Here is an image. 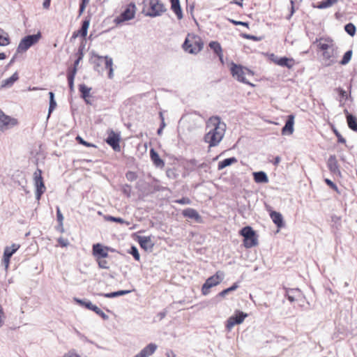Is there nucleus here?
Masks as SVG:
<instances>
[{"instance_id":"f257e3e1","label":"nucleus","mask_w":357,"mask_h":357,"mask_svg":"<svg viewBox=\"0 0 357 357\" xmlns=\"http://www.w3.org/2000/svg\"><path fill=\"white\" fill-rule=\"evenodd\" d=\"M317 50L320 52L321 60L325 66H331L336 61L337 47L334 40L328 36L317 38L314 43Z\"/></svg>"},{"instance_id":"f03ea898","label":"nucleus","mask_w":357,"mask_h":357,"mask_svg":"<svg viewBox=\"0 0 357 357\" xmlns=\"http://www.w3.org/2000/svg\"><path fill=\"white\" fill-rule=\"evenodd\" d=\"M206 130L208 132L204 137L206 142L209 146L217 145L222 139L226 130V125L221 122L219 117L214 116L208 119L206 123Z\"/></svg>"},{"instance_id":"7ed1b4c3","label":"nucleus","mask_w":357,"mask_h":357,"mask_svg":"<svg viewBox=\"0 0 357 357\" xmlns=\"http://www.w3.org/2000/svg\"><path fill=\"white\" fill-rule=\"evenodd\" d=\"M182 47L185 52L197 54L201 51V38L195 35L188 34Z\"/></svg>"},{"instance_id":"20e7f679","label":"nucleus","mask_w":357,"mask_h":357,"mask_svg":"<svg viewBox=\"0 0 357 357\" xmlns=\"http://www.w3.org/2000/svg\"><path fill=\"white\" fill-rule=\"evenodd\" d=\"M230 72L231 75L238 81L254 86V84L248 82L245 77V75L246 74L253 75L254 73L252 70H249L247 68L243 67L241 65H237L232 62L231 63Z\"/></svg>"},{"instance_id":"39448f33","label":"nucleus","mask_w":357,"mask_h":357,"mask_svg":"<svg viewBox=\"0 0 357 357\" xmlns=\"http://www.w3.org/2000/svg\"><path fill=\"white\" fill-rule=\"evenodd\" d=\"M240 234L244 238L243 245L245 248H250L258 244L257 236L251 227H243L240 231Z\"/></svg>"},{"instance_id":"423d86ee","label":"nucleus","mask_w":357,"mask_h":357,"mask_svg":"<svg viewBox=\"0 0 357 357\" xmlns=\"http://www.w3.org/2000/svg\"><path fill=\"white\" fill-rule=\"evenodd\" d=\"M137 7L135 3L130 2L127 5L124 10L117 16L114 22L116 24H121L126 21H129L133 19L135 16Z\"/></svg>"},{"instance_id":"0eeeda50","label":"nucleus","mask_w":357,"mask_h":357,"mask_svg":"<svg viewBox=\"0 0 357 357\" xmlns=\"http://www.w3.org/2000/svg\"><path fill=\"white\" fill-rule=\"evenodd\" d=\"M41 38L40 32L36 34L28 35L24 37L20 42L17 52L21 53L28 50L32 45L36 44Z\"/></svg>"},{"instance_id":"6e6552de","label":"nucleus","mask_w":357,"mask_h":357,"mask_svg":"<svg viewBox=\"0 0 357 357\" xmlns=\"http://www.w3.org/2000/svg\"><path fill=\"white\" fill-rule=\"evenodd\" d=\"M33 182L36 187V199L39 201L45 192L46 188L42 176V171L38 168L33 173Z\"/></svg>"},{"instance_id":"1a4fd4ad","label":"nucleus","mask_w":357,"mask_h":357,"mask_svg":"<svg viewBox=\"0 0 357 357\" xmlns=\"http://www.w3.org/2000/svg\"><path fill=\"white\" fill-rule=\"evenodd\" d=\"M146 1H148L149 6V10L146 15L154 17L161 15L162 13L166 11L165 6L159 0H146Z\"/></svg>"},{"instance_id":"9d476101","label":"nucleus","mask_w":357,"mask_h":357,"mask_svg":"<svg viewBox=\"0 0 357 357\" xmlns=\"http://www.w3.org/2000/svg\"><path fill=\"white\" fill-rule=\"evenodd\" d=\"M248 314L241 311H236L235 314L230 317L226 323V328L228 331H230L236 324H240L243 322Z\"/></svg>"},{"instance_id":"9b49d317","label":"nucleus","mask_w":357,"mask_h":357,"mask_svg":"<svg viewBox=\"0 0 357 357\" xmlns=\"http://www.w3.org/2000/svg\"><path fill=\"white\" fill-rule=\"evenodd\" d=\"M271 60L276 65L287 67L288 69H291L296 64L295 60L293 58L281 57L278 58L274 54L270 55Z\"/></svg>"},{"instance_id":"f8f14e48","label":"nucleus","mask_w":357,"mask_h":357,"mask_svg":"<svg viewBox=\"0 0 357 357\" xmlns=\"http://www.w3.org/2000/svg\"><path fill=\"white\" fill-rule=\"evenodd\" d=\"M108 246H105L101 243H96L92 246V255L96 259L109 257Z\"/></svg>"},{"instance_id":"ddd939ff","label":"nucleus","mask_w":357,"mask_h":357,"mask_svg":"<svg viewBox=\"0 0 357 357\" xmlns=\"http://www.w3.org/2000/svg\"><path fill=\"white\" fill-rule=\"evenodd\" d=\"M120 135L116 133L114 130H110L105 142L109 144L114 151H120L119 146Z\"/></svg>"},{"instance_id":"4468645a","label":"nucleus","mask_w":357,"mask_h":357,"mask_svg":"<svg viewBox=\"0 0 357 357\" xmlns=\"http://www.w3.org/2000/svg\"><path fill=\"white\" fill-rule=\"evenodd\" d=\"M93 56L96 59H98L101 61H104L105 67L106 69L109 70L108 77L109 79L113 78L114 76V69H113V59L112 58L108 56H100L97 54L93 53Z\"/></svg>"},{"instance_id":"2eb2a0df","label":"nucleus","mask_w":357,"mask_h":357,"mask_svg":"<svg viewBox=\"0 0 357 357\" xmlns=\"http://www.w3.org/2000/svg\"><path fill=\"white\" fill-rule=\"evenodd\" d=\"M137 241L140 247L146 251H151L154 247V243L151 236H138Z\"/></svg>"},{"instance_id":"dca6fc26","label":"nucleus","mask_w":357,"mask_h":357,"mask_svg":"<svg viewBox=\"0 0 357 357\" xmlns=\"http://www.w3.org/2000/svg\"><path fill=\"white\" fill-rule=\"evenodd\" d=\"M222 280L221 277L218 275V273L212 275L208 278L206 282L202 285V291L204 294L208 293V289L218 285Z\"/></svg>"},{"instance_id":"f3484780","label":"nucleus","mask_w":357,"mask_h":357,"mask_svg":"<svg viewBox=\"0 0 357 357\" xmlns=\"http://www.w3.org/2000/svg\"><path fill=\"white\" fill-rule=\"evenodd\" d=\"M16 123L17 121L15 119H13L9 116L6 115L0 109V129L1 130L8 129L9 126H14Z\"/></svg>"},{"instance_id":"a211bd4d","label":"nucleus","mask_w":357,"mask_h":357,"mask_svg":"<svg viewBox=\"0 0 357 357\" xmlns=\"http://www.w3.org/2000/svg\"><path fill=\"white\" fill-rule=\"evenodd\" d=\"M266 210L269 213L270 217L273 222L278 228L284 227L283 218L280 213L273 211L271 207L266 206Z\"/></svg>"},{"instance_id":"6ab92c4d","label":"nucleus","mask_w":357,"mask_h":357,"mask_svg":"<svg viewBox=\"0 0 357 357\" xmlns=\"http://www.w3.org/2000/svg\"><path fill=\"white\" fill-rule=\"evenodd\" d=\"M328 167L330 172L336 176H341V172L339 168V165L335 155H331L327 162Z\"/></svg>"},{"instance_id":"aec40b11","label":"nucleus","mask_w":357,"mask_h":357,"mask_svg":"<svg viewBox=\"0 0 357 357\" xmlns=\"http://www.w3.org/2000/svg\"><path fill=\"white\" fill-rule=\"evenodd\" d=\"M294 116L289 115L284 126L282 129V134L291 135L294 132Z\"/></svg>"},{"instance_id":"412c9836","label":"nucleus","mask_w":357,"mask_h":357,"mask_svg":"<svg viewBox=\"0 0 357 357\" xmlns=\"http://www.w3.org/2000/svg\"><path fill=\"white\" fill-rule=\"evenodd\" d=\"M156 349L157 345L155 344L150 343L134 357H149L155 351Z\"/></svg>"},{"instance_id":"4be33fe9","label":"nucleus","mask_w":357,"mask_h":357,"mask_svg":"<svg viewBox=\"0 0 357 357\" xmlns=\"http://www.w3.org/2000/svg\"><path fill=\"white\" fill-rule=\"evenodd\" d=\"M210 48L219 57L220 63L224 64L223 52L220 44L217 41H212L209 43Z\"/></svg>"},{"instance_id":"5701e85b","label":"nucleus","mask_w":357,"mask_h":357,"mask_svg":"<svg viewBox=\"0 0 357 357\" xmlns=\"http://www.w3.org/2000/svg\"><path fill=\"white\" fill-rule=\"evenodd\" d=\"M150 158L156 167L162 168L165 166V162L160 158L158 153L153 148L150 150Z\"/></svg>"},{"instance_id":"b1692460","label":"nucleus","mask_w":357,"mask_h":357,"mask_svg":"<svg viewBox=\"0 0 357 357\" xmlns=\"http://www.w3.org/2000/svg\"><path fill=\"white\" fill-rule=\"evenodd\" d=\"M75 301L79 305L93 311L96 314L98 313L99 307L95 305H93L90 301L88 300H82L79 298H75Z\"/></svg>"},{"instance_id":"393cba45","label":"nucleus","mask_w":357,"mask_h":357,"mask_svg":"<svg viewBox=\"0 0 357 357\" xmlns=\"http://www.w3.org/2000/svg\"><path fill=\"white\" fill-rule=\"evenodd\" d=\"M79 91L81 93V97L84 100L86 104H91L88 100L90 97V92L91 91V87H88L84 84H81L79 85Z\"/></svg>"},{"instance_id":"a878e982","label":"nucleus","mask_w":357,"mask_h":357,"mask_svg":"<svg viewBox=\"0 0 357 357\" xmlns=\"http://www.w3.org/2000/svg\"><path fill=\"white\" fill-rule=\"evenodd\" d=\"M345 112L347 122L349 128L351 130L357 132V118L355 116L349 114L347 110H345Z\"/></svg>"},{"instance_id":"bb28decb","label":"nucleus","mask_w":357,"mask_h":357,"mask_svg":"<svg viewBox=\"0 0 357 357\" xmlns=\"http://www.w3.org/2000/svg\"><path fill=\"white\" fill-rule=\"evenodd\" d=\"M171 1V9L176 15L178 20L183 18V13L180 6L179 0H170Z\"/></svg>"},{"instance_id":"cd10ccee","label":"nucleus","mask_w":357,"mask_h":357,"mask_svg":"<svg viewBox=\"0 0 357 357\" xmlns=\"http://www.w3.org/2000/svg\"><path fill=\"white\" fill-rule=\"evenodd\" d=\"M77 73L76 68H68L67 78L70 92L74 91V79Z\"/></svg>"},{"instance_id":"c85d7f7f","label":"nucleus","mask_w":357,"mask_h":357,"mask_svg":"<svg viewBox=\"0 0 357 357\" xmlns=\"http://www.w3.org/2000/svg\"><path fill=\"white\" fill-rule=\"evenodd\" d=\"M253 178L257 183H267L268 182V178L264 172H254Z\"/></svg>"},{"instance_id":"c756f323","label":"nucleus","mask_w":357,"mask_h":357,"mask_svg":"<svg viewBox=\"0 0 357 357\" xmlns=\"http://www.w3.org/2000/svg\"><path fill=\"white\" fill-rule=\"evenodd\" d=\"M19 248L20 245L15 243L12 244L11 246H6L4 249L3 257L10 259Z\"/></svg>"},{"instance_id":"7c9ffc66","label":"nucleus","mask_w":357,"mask_h":357,"mask_svg":"<svg viewBox=\"0 0 357 357\" xmlns=\"http://www.w3.org/2000/svg\"><path fill=\"white\" fill-rule=\"evenodd\" d=\"M19 79L17 73H15L11 77L3 80L1 88H10Z\"/></svg>"},{"instance_id":"2f4dec72","label":"nucleus","mask_w":357,"mask_h":357,"mask_svg":"<svg viewBox=\"0 0 357 357\" xmlns=\"http://www.w3.org/2000/svg\"><path fill=\"white\" fill-rule=\"evenodd\" d=\"M130 292V291H129V290H119L117 291H114V292H110V293H101V294H99V296H103L105 298H112L126 295V294H129Z\"/></svg>"},{"instance_id":"473e14b6","label":"nucleus","mask_w":357,"mask_h":357,"mask_svg":"<svg viewBox=\"0 0 357 357\" xmlns=\"http://www.w3.org/2000/svg\"><path fill=\"white\" fill-rule=\"evenodd\" d=\"M182 214L185 217H187V218H189L191 219H195L197 220H198L200 218L199 215L197 212V211L193 208H188L183 210Z\"/></svg>"},{"instance_id":"72a5a7b5","label":"nucleus","mask_w":357,"mask_h":357,"mask_svg":"<svg viewBox=\"0 0 357 357\" xmlns=\"http://www.w3.org/2000/svg\"><path fill=\"white\" fill-rule=\"evenodd\" d=\"M10 43L9 35L3 29L0 28V46H7Z\"/></svg>"},{"instance_id":"f704fd0d","label":"nucleus","mask_w":357,"mask_h":357,"mask_svg":"<svg viewBox=\"0 0 357 357\" xmlns=\"http://www.w3.org/2000/svg\"><path fill=\"white\" fill-rule=\"evenodd\" d=\"M237 162V159L234 157L225 159L222 161L219 162L218 165V170H221L227 166L234 164Z\"/></svg>"},{"instance_id":"c9c22d12","label":"nucleus","mask_w":357,"mask_h":357,"mask_svg":"<svg viewBox=\"0 0 357 357\" xmlns=\"http://www.w3.org/2000/svg\"><path fill=\"white\" fill-rule=\"evenodd\" d=\"M50 106L48 109V116L54 110L56 107V102L54 98V93L52 91L49 92Z\"/></svg>"},{"instance_id":"e433bc0d","label":"nucleus","mask_w":357,"mask_h":357,"mask_svg":"<svg viewBox=\"0 0 357 357\" xmlns=\"http://www.w3.org/2000/svg\"><path fill=\"white\" fill-rule=\"evenodd\" d=\"M296 294L299 295L300 291H298V289H291L288 291L287 294L288 300L291 303L296 301L297 298H296Z\"/></svg>"},{"instance_id":"4c0bfd02","label":"nucleus","mask_w":357,"mask_h":357,"mask_svg":"<svg viewBox=\"0 0 357 357\" xmlns=\"http://www.w3.org/2000/svg\"><path fill=\"white\" fill-rule=\"evenodd\" d=\"M128 253L132 255L136 261H139L140 260V255L136 246L132 245L130 250L128 251Z\"/></svg>"},{"instance_id":"58836bf2","label":"nucleus","mask_w":357,"mask_h":357,"mask_svg":"<svg viewBox=\"0 0 357 357\" xmlns=\"http://www.w3.org/2000/svg\"><path fill=\"white\" fill-rule=\"evenodd\" d=\"M337 0H326L324 1H321L319 3V4L317 6L319 9H323L326 8L331 7L333 4H335Z\"/></svg>"},{"instance_id":"ea45409f","label":"nucleus","mask_w":357,"mask_h":357,"mask_svg":"<svg viewBox=\"0 0 357 357\" xmlns=\"http://www.w3.org/2000/svg\"><path fill=\"white\" fill-rule=\"evenodd\" d=\"M351 56H352V51L351 50L347 51V52L344 53L343 58L340 61V63L341 65L347 64L350 61Z\"/></svg>"},{"instance_id":"a19ab883","label":"nucleus","mask_w":357,"mask_h":357,"mask_svg":"<svg viewBox=\"0 0 357 357\" xmlns=\"http://www.w3.org/2000/svg\"><path fill=\"white\" fill-rule=\"evenodd\" d=\"M106 258H102L101 259H96L97 261L99 268L102 269H109V264L107 260L105 259Z\"/></svg>"},{"instance_id":"79ce46f5","label":"nucleus","mask_w":357,"mask_h":357,"mask_svg":"<svg viewBox=\"0 0 357 357\" xmlns=\"http://www.w3.org/2000/svg\"><path fill=\"white\" fill-rule=\"evenodd\" d=\"M346 32L350 36H353L356 33V26L352 23H349L344 26Z\"/></svg>"},{"instance_id":"37998d69","label":"nucleus","mask_w":357,"mask_h":357,"mask_svg":"<svg viewBox=\"0 0 357 357\" xmlns=\"http://www.w3.org/2000/svg\"><path fill=\"white\" fill-rule=\"evenodd\" d=\"M105 219L107 221L118 222V223H121V224H123L125 222L124 220L122 219L121 218L114 217L112 215H106V216H105Z\"/></svg>"},{"instance_id":"c03bdc74","label":"nucleus","mask_w":357,"mask_h":357,"mask_svg":"<svg viewBox=\"0 0 357 357\" xmlns=\"http://www.w3.org/2000/svg\"><path fill=\"white\" fill-rule=\"evenodd\" d=\"M238 285L237 284V283H234L231 287L222 291L220 293V295L224 296L229 292L236 290L238 288Z\"/></svg>"},{"instance_id":"a18cd8bd","label":"nucleus","mask_w":357,"mask_h":357,"mask_svg":"<svg viewBox=\"0 0 357 357\" xmlns=\"http://www.w3.org/2000/svg\"><path fill=\"white\" fill-rule=\"evenodd\" d=\"M104 63V61H100L98 59H96V61H94V70L98 73H100L103 70L102 68V65Z\"/></svg>"},{"instance_id":"49530a36","label":"nucleus","mask_w":357,"mask_h":357,"mask_svg":"<svg viewBox=\"0 0 357 357\" xmlns=\"http://www.w3.org/2000/svg\"><path fill=\"white\" fill-rule=\"evenodd\" d=\"M324 182L331 188L333 189V190H335V192H337V193H340V191H339V189L337 188V186L332 181H331L330 179L328 178H325L324 179Z\"/></svg>"},{"instance_id":"de8ad7c7","label":"nucleus","mask_w":357,"mask_h":357,"mask_svg":"<svg viewBox=\"0 0 357 357\" xmlns=\"http://www.w3.org/2000/svg\"><path fill=\"white\" fill-rule=\"evenodd\" d=\"M333 131L337 138V142L341 144H345L346 139L342 136V135L337 131V129H333Z\"/></svg>"},{"instance_id":"09e8293b","label":"nucleus","mask_w":357,"mask_h":357,"mask_svg":"<svg viewBox=\"0 0 357 357\" xmlns=\"http://www.w3.org/2000/svg\"><path fill=\"white\" fill-rule=\"evenodd\" d=\"M85 48V43H82L80 44V45L79 46V48H78V50H77V52L76 53V56L78 57V56H80L81 59H83L84 57V50Z\"/></svg>"},{"instance_id":"8fccbe9b","label":"nucleus","mask_w":357,"mask_h":357,"mask_svg":"<svg viewBox=\"0 0 357 357\" xmlns=\"http://www.w3.org/2000/svg\"><path fill=\"white\" fill-rule=\"evenodd\" d=\"M75 139H76L77 142L80 144H83L87 147L94 146L93 144L89 143V142H86L85 140H84L79 135H77Z\"/></svg>"},{"instance_id":"3c124183","label":"nucleus","mask_w":357,"mask_h":357,"mask_svg":"<svg viewBox=\"0 0 357 357\" xmlns=\"http://www.w3.org/2000/svg\"><path fill=\"white\" fill-rule=\"evenodd\" d=\"M126 178L130 181H133L137 179V176L135 172H128L126 174Z\"/></svg>"},{"instance_id":"603ef678","label":"nucleus","mask_w":357,"mask_h":357,"mask_svg":"<svg viewBox=\"0 0 357 357\" xmlns=\"http://www.w3.org/2000/svg\"><path fill=\"white\" fill-rule=\"evenodd\" d=\"M62 357H82L80 356L75 349H71L66 353Z\"/></svg>"},{"instance_id":"864d4df0","label":"nucleus","mask_w":357,"mask_h":357,"mask_svg":"<svg viewBox=\"0 0 357 357\" xmlns=\"http://www.w3.org/2000/svg\"><path fill=\"white\" fill-rule=\"evenodd\" d=\"M63 215L62 213L61 212L60 208L59 206H56V220L58 223H61L63 222Z\"/></svg>"},{"instance_id":"5fc2aeb1","label":"nucleus","mask_w":357,"mask_h":357,"mask_svg":"<svg viewBox=\"0 0 357 357\" xmlns=\"http://www.w3.org/2000/svg\"><path fill=\"white\" fill-rule=\"evenodd\" d=\"M174 202L180 204H190L191 201L188 197H182L181 199L175 200Z\"/></svg>"},{"instance_id":"6e6d98bb","label":"nucleus","mask_w":357,"mask_h":357,"mask_svg":"<svg viewBox=\"0 0 357 357\" xmlns=\"http://www.w3.org/2000/svg\"><path fill=\"white\" fill-rule=\"evenodd\" d=\"M337 91L339 93V96L342 98V99H344L346 100L347 98V93L346 91H344L343 89L342 88H337Z\"/></svg>"},{"instance_id":"4d7b16f0","label":"nucleus","mask_w":357,"mask_h":357,"mask_svg":"<svg viewBox=\"0 0 357 357\" xmlns=\"http://www.w3.org/2000/svg\"><path fill=\"white\" fill-rule=\"evenodd\" d=\"M58 243L61 247H67L69 245V241L68 239H65L62 237L58 238Z\"/></svg>"},{"instance_id":"13d9d810","label":"nucleus","mask_w":357,"mask_h":357,"mask_svg":"<svg viewBox=\"0 0 357 357\" xmlns=\"http://www.w3.org/2000/svg\"><path fill=\"white\" fill-rule=\"evenodd\" d=\"M229 21L234 25H242L247 28H249V24L248 22L236 21L234 20H230Z\"/></svg>"},{"instance_id":"bf43d9fd","label":"nucleus","mask_w":357,"mask_h":357,"mask_svg":"<svg viewBox=\"0 0 357 357\" xmlns=\"http://www.w3.org/2000/svg\"><path fill=\"white\" fill-rule=\"evenodd\" d=\"M89 24H90V18L89 17H86L83 22H82V26L83 28H85L86 29L88 30L89 29Z\"/></svg>"},{"instance_id":"052dcab7","label":"nucleus","mask_w":357,"mask_h":357,"mask_svg":"<svg viewBox=\"0 0 357 357\" xmlns=\"http://www.w3.org/2000/svg\"><path fill=\"white\" fill-rule=\"evenodd\" d=\"M10 258H8V257H3V261H2V263L5 266V269L6 271L8 270V267H9V264H10Z\"/></svg>"},{"instance_id":"680f3d73","label":"nucleus","mask_w":357,"mask_h":357,"mask_svg":"<svg viewBox=\"0 0 357 357\" xmlns=\"http://www.w3.org/2000/svg\"><path fill=\"white\" fill-rule=\"evenodd\" d=\"M159 116H160V119L161 120L160 128L164 129L165 128V126H166V123L165 122V118H164V116H163V114H162V112H160Z\"/></svg>"},{"instance_id":"e2e57ef3","label":"nucleus","mask_w":357,"mask_h":357,"mask_svg":"<svg viewBox=\"0 0 357 357\" xmlns=\"http://www.w3.org/2000/svg\"><path fill=\"white\" fill-rule=\"evenodd\" d=\"M87 32H88V30L86 29L85 28H83L82 26H81V28L78 30V33H79V36L83 38H85L86 36Z\"/></svg>"},{"instance_id":"0e129e2a","label":"nucleus","mask_w":357,"mask_h":357,"mask_svg":"<svg viewBox=\"0 0 357 357\" xmlns=\"http://www.w3.org/2000/svg\"><path fill=\"white\" fill-rule=\"evenodd\" d=\"M167 314V310H164L163 311L158 313L156 317L158 318L159 321H160L166 317Z\"/></svg>"},{"instance_id":"69168bd1","label":"nucleus","mask_w":357,"mask_h":357,"mask_svg":"<svg viewBox=\"0 0 357 357\" xmlns=\"http://www.w3.org/2000/svg\"><path fill=\"white\" fill-rule=\"evenodd\" d=\"M96 314L99 315L103 320H107L109 319V316L107 315L102 310L99 309L98 313Z\"/></svg>"},{"instance_id":"338daca9","label":"nucleus","mask_w":357,"mask_h":357,"mask_svg":"<svg viewBox=\"0 0 357 357\" xmlns=\"http://www.w3.org/2000/svg\"><path fill=\"white\" fill-rule=\"evenodd\" d=\"M86 4L80 3L79 8V16L84 13V10L86 8Z\"/></svg>"},{"instance_id":"774afa93","label":"nucleus","mask_w":357,"mask_h":357,"mask_svg":"<svg viewBox=\"0 0 357 357\" xmlns=\"http://www.w3.org/2000/svg\"><path fill=\"white\" fill-rule=\"evenodd\" d=\"M51 0H44L43 6L45 9H48L50 6Z\"/></svg>"}]
</instances>
